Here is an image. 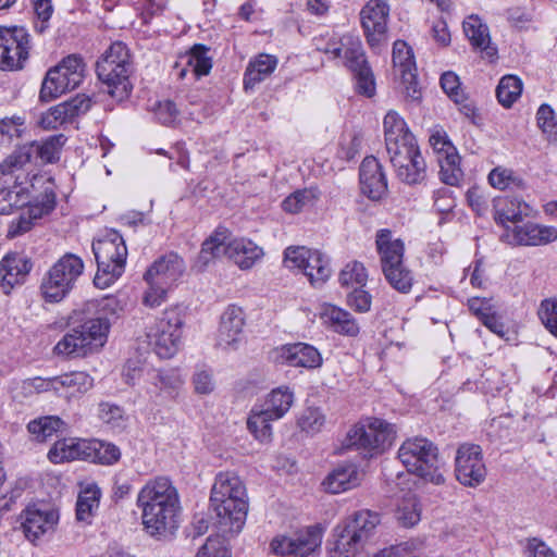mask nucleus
<instances>
[{
  "label": "nucleus",
  "mask_w": 557,
  "mask_h": 557,
  "mask_svg": "<svg viewBox=\"0 0 557 557\" xmlns=\"http://www.w3.org/2000/svg\"><path fill=\"white\" fill-rule=\"evenodd\" d=\"M220 506L216 502H210L215 512L216 524L225 534H237L242 531L248 512L247 496L224 498Z\"/></svg>",
  "instance_id": "19"
},
{
  "label": "nucleus",
  "mask_w": 557,
  "mask_h": 557,
  "mask_svg": "<svg viewBox=\"0 0 557 557\" xmlns=\"http://www.w3.org/2000/svg\"><path fill=\"white\" fill-rule=\"evenodd\" d=\"M393 281L389 276H385L387 282L391 284L393 288L400 293H409L412 287L413 277L411 275V272L405 267V264L400 267H395Z\"/></svg>",
  "instance_id": "61"
},
{
  "label": "nucleus",
  "mask_w": 557,
  "mask_h": 557,
  "mask_svg": "<svg viewBox=\"0 0 557 557\" xmlns=\"http://www.w3.org/2000/svg\"><path fill=\"white\" fill-rule=\"evenodd\" d=\"M53 70L59 72L65 85L74 89L83 82L86 65L79 55L71 54L64 58Z\"/></svg>",
  "instance_id": "38"
},
{
  "label": "nucleus",
  "mask_w": 557,
  "mask_h": 557,
  "mask_svg": "<svg viewBox=\"0 0 557 557\" xmlns=\"http://www.w3.org/2000/svg\"><path fill=\"white\" fill-rule=\"evenodd\" d=\"M334 536L335 543L333 552L337 554L338 557H356L364 544L359 535L351 533L343 524H338L334 529Z\"/></svg>",
  "instance_id": "39"
},
{
  "label": "nucleus",
  "mask_w": 557,
  "mask_h": 557,
  "mask_svg": "<svg viewBox=\"0 0 557 557\" xmlns=\"http://www.w3.org/2000/svg\"><path fill=\"white\" fill-rule=\"evenodd\" d=\"M321 543V529L318 527H309L290 537H275L271 542V549L277 555L309 557L320 548Z\"/></svg>",
  "instance_id": "16"
},
{
  "label": "nucleus",
  "mask_w": 557,
  "mask_h": 557,
  "mask_svg": "<svg viewBox=\"0 0 557 557\" xmlns=\"http://www.w3.org/2000/svg\"><path fill=\"white\" fill-rule=\"evenodd\" d=\"M429 141L434 152L437 154V159L447 154L458 153L446 132L443 129L432 131Z\"/></svg>",
  "instance_id": "58"
},
{
  "label": "nucleus",
  "mask_w": 557,
  "mask_h": 557,
  "mask_svg": "<svg viewBox=\"0 0 557 557\" xmlns=\"http://www.w3.org/2000/svg\"><path fill=\"white\" fill-rule=\"evenodd\" d=\"M149 287L145 292L143 302L146 307L157 308L161 306L168 296V292L171 289L168 286L161 284H148Z\"/></svg>",
  "instance_id": "64"
},
{
  "label": "nucleus",
  "mask_w": 557,
  "mask_h": 557,
  "mask_svg": "<svg viewBox=\"0 0 557 557\" xmlns=\"http://www.w3.org/2000/svg\"><path fill=\"white\" fill-rule=\"evenodd\" d=\"M72 90L65 82L61 78L58 71L50 69L41 84L39 98L41 101H51L62 94Z\"/></svg>",
  "instance_id": "50"
},
{
  "label": "nucleus",
  "mask_w": 557,
  "mask_h": 557,
  "mask_svg": "<svg viewBox=\"0 0 557 557\" xmlns=\"http://www.w3.org/2000/svg\"><path fill=\"white\" fill-rule=\"evenodd\" d=\"M359 471L352 463H343L333 469L323 481L324 490L332 494H339L358 486Z\"/></svg>",
  "instance_id": "30"
},
{
  "label": "nucleus",
  "mask_w": 557,
  "mask_h": 557,
  "mask_svg": "<svg viewBox=\"0 0 557 557\" xmlns=\"http://www.w3.org/2000/svg\"><path fill=\"white\" fill-rule=\"evenodd\" d=\"M386 150L392 164H398L400 168L406 158L413 153L420 152L417 140L413 135H405V137L385 138Z\"/></svg>",
  "instance_id": "37"
},
{
  "label": "nucleus",
  "mask_w": 557,
  "mask_h": 557,
  "mask_svg": "<svg viewBox=\"0 0 557 557\" xmlns=\"http://www.w3.org/2000/svg\"><path fill=\"white\" fill-rule=\"evenodd\" d=\"M91 98L82 94L61 102L40 115L38 125L46 131L55 129L75 117L85 114L91 108Z\"/></svg>",
  "instance_id": "18"
},
{
  "label": "nucleus",
  "mask_w": 557,
  "mask_h": 557,
  "mask_svg": "<svg viewBox=\"0 0 557 557\" xmlns=\"http://www.w3.org/2000/svg\"><path fill=\"white\" fill-rule=\"evenodd\" d=\"M273 358L278 363L309 370L318 369L323 363L320 351L306 343L283 345L273 351Z\"/></svg>",
  "instance_id": "21"
},
{
  "label": "nucleus",
  "mask_w": 557,
  "mask_h": 557,
  "mask_svg": "<svg viewBox=\"0 0 557 557\" xmlns=\"http://www.w3.org/2000/svg\"><path fill=\"white\" fill-rule=\"evenodd\" d=\"M368 274L361 262L354 261L347 263L339 273V283L347 287H362L366 285Z\"/></svg>",
  "instance_id": "52"
},
{
  "label": "nucleus",
  "mask_w": 557,
  "mask_h": 557,
  "mask_svg": "<svg viewBox=\"0 0 557 557\" xmlns=\"http://www.w3.org/2000/svg\"><path fill=\"white\" fill-rule=\"evenodd\" d=\"M380 521L379 513L363 509L354 512L342 524L351 533L359 535L360 540L366 543L380 524Z\"/></svg>",
  "instance_id": "35"
},
{
  "label": "nucleus",
  "mask_w": 557,
  "mask_h": 557,
  "mask_svg": "<svg viewBox=\"0 0 557 557\" xmlns=\"http://www.w3.org/2000/svg\"><path fill=\"white\" fill-rule=\"evenodd\" d=\"M183 325L184 315L181 308L171 307L150 327L148 338L160 358H172L178 351L182 343Z\"/></svg>",
  "instance_id": "10"
},
{
  "label": "nucleus",
  "mask_w": 557,
  "mask_h": 557,
  "mask_svg": "<svg viewBox=\"0 0 557 557\" xmlns=\"http://www.w3.org/2000/svg\"><path fill=\"white\" fill-rule=\"evenodd\" d=\"M48 459L52 463L73 461L71 438L57 441L48 451Z\"/></svg>",
  "instance_id": "62"
},
{
  "label": "nucleus",
  "mask_w": 557,
  "mask_h": 557,
  "mask_svg": "<svg viewBox=\"0 0 557 557\" xmlns=\"http://www.w3.org/2000/svg\"><path fill=\"white\" fill-rule=\"evenodd\" d=\"M294 394L288 387L273 389L268 398L267 411H271L274 419H281L292 407Z\"/></svg>",
  "instance_id": "48"
},
{
  "label": "nucleus",
  "mask_w": 557,
  "mask_h": 557,
  "mask_svg": "<svg viewBox=\"0 0 557 557\" xmlns=\"http://www.w3.org/2000/svg\"><path fill=\"white\" fill-rule=\"evenodd\" d=\"M99 419L110 425L112 429H123L125 426V413L124 410L109 403H102L99 405Z\"/></svg>",
  "instance_id": "54"
},
{
  "label": "nucleus",
  "mask_w": 557,
  "mask_h": 557,
  "mask_svg": "<svg viewBox=\"0 0 557 557\" xmlns=\"http://www.w3.org/2000/svg\"><path fill=\"white\" fill-rule=\"evenodd\" d=\"M406 160L401 168L398 164H392L397 177L408 185L421 184L426 177V163L421 152L408 156Z\"/></svg>",
  "instance_id": "36"
},
{
  "label": "nucleus",
  "mask_w": 557,
  "mask_h": 557,
  "mask_svg": "<svg viewBox=\"0 0 557 557\" xmlns=\"http://www.w3.org/2000/svg\"><path fill=\"white\" fill-rule=\"evenodd\" d=\"M96 71L113 98L121 101L129 96L131 55L126 45L121 41L113 42L97 62Z\"/></svg>",
  "instance_id": "4"
},
{
  "label": "nucleus",
  "mask_w": 557,
  "mask_h": 557,
  "mask_svg": "<svg viewBox=\"0 0 557 557\" xmlns=\"http://www.w3.org/2000/svg\"><path fill=\"white\" fill-rule=\"evenodd\" d=\"M247 496L243 481L233 472H221L215 476L211 490L210 502H216L221 506L224 498Z\"/></svg>",
  "instance_id": "33"
},
{
  "label": "nucleus",
  "mask_w": 557,
  "mask_h": 557,
  "mask_svg": "<svg viewBox=\"0 0 557 557\" xmlns=\"http://www.w3.org/2000/svg\"><path fill=\"white\" fill-rule=\"evenodd\" d=\"M30 49V35L26 28L0 26V70H22Z\"/></svg>",
  "instance_id": "11"
},
{
  "label": "nucleus",
  "mask_w": 557,
  "mask_h": 557,
  "mask_svg": "<svg viewBox=\"0 0 557 557\" xmlns=\"http://www.w3.org/2000/svg\"><path fill=\"white\" fill-rule=\"evenodd\" d=\"M398 458L408 472L434 483L443 484L445 479L438 467L437 448L424 437L405 441L398 449Z\"/></svg>",
  "instance_id": "6"
},
{
  "label": "nucleus",
  "mask_w": 557,
  "mask_h": 557,
  "mask_svg": "<svg viewBox=\"0 0 557 557\" xmlns=\"http://www.w3.org/2000/svg\"><path fill=\"white\" fill-rule=\"evenodd\" d=\"M99 498L100 491L96 486L85 488L78 495L76 503L77 520L88 522L99 506Z\"/></svg>",
  "instance_id": "49"
},
{
  "label": "nucleus",
  "mask_w": 557,
  "mask_h": 557,
  "mask_svg": "<svg viewBox=\"0 0 557 557\" xmlns=\"http://www.w3.org/2000/svg\"><path fill=\"white\" fill-rule=\"evenodd\" d=\"M145 531L154 537H164L178 528L181 500L176 486L166 476L146 482L137 495Z\"/></svg>",
  "instance_id": "1"
},
{
  "label": "nucleus",
  "mask_w": 557,
  "mask_h": 557,
  "mask_svg": "<svg viewBox=\"0 0 557 557\" xmlns=\"http://www.w3.org/2000/svg\"><path fill=\"white\" fill-rule=\"evenodd\" d=\"M539 127L548 136L557 134V120L554 110L548 104H542L536 113Z\"/></svg>",
  "instance_id": "63"
},
{
  "label": "nucleus",
  "mask_w": 557,
  "mask_h": 557,
  "mask_svg": "<svg viewBox=\"0 0 557 557\" xmlns=\"http://www.w3.org/2000/svg\"><path fill=\"white\" fill-rule=\"evenodd\" d=\"M393 66L395 75L400 78L403 94L413 101L419 100L421 90L417 82V67L412 49L403 40L393 46Z\"/></svg>",
  "instance_id": "15"
},
{
  "label": "nucleus",
  "mask_w": 557,
  "mask_h": 557,
  "mask_svg": "<svg viewBox=\"0 0 557 557\" xmlns=\"http://www.w3.org/2000/svg\"><path fill=\"white\" fill-rule=\"evenodd\" d=\"M456 479L465 486L475 487L484 482L487 470L481 446L472 443L461 444L455 458Z\"/></svg>",
  "instance_id": "13"
},
{
  "label": "nucleus",
  "mask_w": 557,
  "mask_h": 557,
  "mask_svg": "<svg viewBox=\"0 0 557 557\" xmlns=\"http://www.w3.org/2000/svg\"><path fill=\"white\" fill-rule=\"evenodd\" d=\"M64 425L65 423L59 417L46 416L30 421L27 425V430L33 435L34 440L45 442Z\"/></svg>",
  "instance_id": "44"
},
{
  "label": "nucleus",
  "mask_w": 557,
  "mask_h": 557,
  "mask_svg": "<svg viewBox=\"0 0 557 557\" xmlns=\"http://www.w3.org/2000/svg\"><path fill=\"white\" fill-rule=\"evenodd\" d=\"M228 549L220 536H210L198 549L196 557H227Z\"/></svg>",
  "instance_id": "60"
},
{
  "label": "nucleus",
  "mask_w": 557,
  "mask_h": 557,
  "mask_svg": "<svg viewBox=\"0 0 557 557\" xmlns=\"http://www.w3.org/2000/svg\"><path fill=\"white\" fill-rule=\"evenodd\" d=\"M488 183L497 189L505 190L509 188L523 189V181L510 169L497 166L488 174Z\"/></svg>",
  "instance_id": "51"
},
{
  "label": "nucleus",
  "mask_w": 557,
  "mask_h": 557,
  "mask_svg": "<svg viewBox=\"0 0 557 557\" xmlns=\"http://www.w3.org/2000/svg\"><path fill=\"white\" fill-rule=\"evenodd\" d=\"M502 238L516 246H543L557 239V228L529 222L512 228L506 227Z\"/></svg>",
  "instance_id": "20"
},
{
  "label": "nucleus",
  "mask_w": 557,
  "mask_h": 557,
  "mask_svg": "<svg viewBox=\"0 0 557 557\" xmlns=\"http://www.w3.org/2000/svg\"><path fill=\"white\" fill-rule=\"evenodd\" d=\"M92 447L95 448V457H92V462H98L101 465H113L121 458V450L114 444L94 440Z\"/></svg>",
  "instance_id": "56"
},
{
  "label": "nucleus",
  "mask_w": 557,
  "mask_h": 557,
  "mask_svg": "<svg viewBox=\"0 0 557 557\" xmlns=\"http://www.w3.org/2000/svg\"><path fill=\"white\" fill-rule=\"evenodd\" d=\"M33 146L23 145L0 163V174L14 176L15 185L22 186L33 172Z\"/></svg>",
  "instance_id": "25"
},
{
  "label": "nucleus",
  "mask_w": 557,
  "mask_h": 557,
  "mask_svg": "<svg viewBox=\"0 0 557 557\" xmlns=\"http://www.w3.org/2000/svg\"><path fill=\"white\" fill-rule=\"evenodd\" d=\"M226 231H215L201 246L196 267L201 271L214 259L227 257L242 270L251 269L264 256L263 249L253 242L237 238L227 242Z\"/></svg>",
  "instance_id": "2"
},
{
  "label": "nucleus",
  "mask_w": 557,
  "mask_h": 557,
  "mask_svg": "<svg viewBox=\"0 0 557 557\" xmlns=\"http://www.w3.org/2000/svg\"><path fill=\"white\" fill-rule=\"evenodd\" d=\"M395 438L392 424L377 418L354 425L347 433L346 446L361 450L366 456H375L387 449Z\"/></svg>",
  "instance_id": "8"
},
{
  "label": "nucleus",
  "mask_w": 557,
  "mask_h": 557,
  "mask_svg": "<svg viewBox=\"0 0 557 557\" xmlns=\"http://www.w3.org/2000/svg\"><path fill=\"white\" fill-rule=\"evenodd\" d=\"M66 143L63 134L52 135L41 141L29 143L34 148V157L40 158L44 163H53L59 160L61 150Z\"/></svg>",
  "instance_id": "41"
},
{
  "label": "nucleus",
  "mask_w": 557,
  "mask_h": 557,
  "mask_svg": "<svg viewBox=\"0 0 557 557\" xmlns=\"http://www.w3.org/2000/svg\"><path fill=\"white\" fill-rule=\"evenodd\" d=\"M389 5L384 0H369L360 11V21L368 45L379 49L387 41Z\"/></svg>",
  "instance_id": "14"
},
{
  "label": "nucleus",
  "mask_w": 557,
  "mask_h": 557,
  "mask_svg": "<svg viewBox=\"0 0 557 557\" xmlns=\"http://www.w3.org/2000/svg\"><path fill=\"white\" fill-rule=\"evenodd\" d=\"M110 323L106 318L87 320L70 330L55 345L57 355L84 357L102 347L107 341Z\"/></svg>",
  "instance_id": "7"
},
{
  "label": "nucleus",
  "mask_w": 557,
  "mask_h": 557,
  "mask_svg": "<svg viewBox=\"0 0 557 557\" xmlns=\"http://www.w3.org/2000/svg\"><path fill=\"white\" fill-rule=\"evenodd\" d=\"M440 164L441 181L450 186H457L462 180L463 172L460 168L458 153L447 154L437 159Z\"/></svg>",
  "instance_id": "47"
},
{
  "label": "nucleus",
  "mask_w": 557,
  "mask_h": 557,
  "mask_svg": "<svg viewBox=\"0 0 557 557\" xmlns=\"http://www.w3.org/2000/svg\"><path fill=\"white\" fill-rule=\"evenodd\" d=\"M58 521L54 511H42L36 507H27L23 513L22 530L25 537L35 543L41 535L50 531Z\"/></svg>",
  "instance_id": "27"
},
{
  "label": "nucleus",
  "mask_w": 557,
  "mask_h": 557,
  "mask_svg": "<svg viewBox=\"0 0 557 557\" xmlns=\"http://www.w3.org/2000/svg\"><path fill=\"white\" fill-rule=\"evenodd\" d=\"M384 136L385 138L405 137V135H412L408 129L405 120L394 110L386 113L384 121Z\"/></svg>",
  "instance_id": "55"
},
{
  "label": "nucleus",
  "mask_w": 557,
  "mask_h": 557,
  "mask_svg": "<svg viewBox=\"0 0 557 557\" xmlns=\"http://www.w3.org/2000/svg\"><path fill=\"white\" fill-rule=\"evenodd\" d=\"M539 317L545 327L557 337V299L543 300L539 309Z\"/></svg>",
  "instance_id": "59"
},
{
  "label": "nucleus",
  "mask_w": 557,
  "mask_h": 557,
  "mask_svg": "<svg viewBox=\"0 0 557 557\" xmlns=\"http://www.w3.org/2000/svg\"><path fill=\"white\" fill-rule=\"evenodd\" d=\"M277 58L260 53L250 60L244 74L245 89H252L257 84L269 77L277 66Z\"/></svg>",
  "instance_id": "34"
},
{
  "label": "nucleus",
  "mask_w": 557,
  "mask_h": 557,
  "mask_svg": "<svg viewBox=\"0 0 557 557\" xmlns=\"http://www.w3.org/2000/svg\"><path fill=\"white\" fill-rule=\"evenodd\" d=\"M494 219L505 225L507 222H519L530 212L529 205L518 197H498L494 199Z\"/></svg>",
  "instance_id": "31"
},
{
  "label": "nucleus",
  "mask_w": 557,
  "mask_h": 557,
  "mask_svg": "<svg viewBox=\"0 0 557 557\" xmlns=\"http://www.w3.org/2000/svg\"><path fill=\"white\" fill-rule=\"evenodd\" d=\"M186 64L196 77L208 75L212 69V59L209 48L205 45H195L186 55Z\"/></svg>",
  "instance_id": "46"
},
{
  "label": "nucleus",
  "mask_w": 557,
  "mask_h": 557,
  "mask_svg": "<svg viewBox=\"0 0 557 557\" xmlns=\"http://www.w3.org/2000/svg\"><path fill=\"white\" fill-rule=\"evenodd\" d=\"M462 27L465 35L474 49L480 50L490 60L497 55V48L491 45L488 27L478 15L468 16L463 21Z\"/></svg>",
  "instance_id": "28"
},
{
  "label": "nucleus",
  "mask_w": 557,
  "mask_h": 557,
  "mask_svg": "<svg viewBox=\"0 0 557 557\" xmlns=\"http://www.w3.org/2000/svg\"><path fill=\"white\" fill-rule=\"evenodd\" d=\"M32 269L29 259L20 253H8L0 262V286L5 294L24 281Z\"/></svg>",
  "instance_id": "26"
},
{
  "label": "nucleus",
  "mask_w": 557,
  "mask_h": 557,
  "mask_svg": "<svg viewBox=\"0 0 557 557\" xmlns=\"http://www.w3.org/2000/svg\"><path fill=\"white\" fill-rule=\"evenodd\" d=\"M245 323L244 309L237 305H228L220 318L216 345L223 350H237L245 338Z\"/></svg>",
  "instance_id": "17"
},
{
  "label": "nucleus",
  "mask_w": 557,
  "mask_h": 557,
  "mask_svg": "<svg viewBox=\"0 0 557 557\" xmlns=\"http://www.w3.org/2000/svg\"><path fill=\"white\" fill-rule=\"evenodd\" d=\"M92 377L83 371H75L54 376V393L59 396L74 397L92 387Z\"/></svg>",
  "instance_id": "32"
},
{
  "label": "nucleus",
  "mask_w": 557,
  "mask_h": 557,
  "mask_svg": "<svg viewBox=\"0 0 557 557\" xmlns=\"http://www.w3.org/2000/svg\"><path fill=\"white\" fill-rule=\"evenodd\" d=\"M360 189L371 200H380L387 193V180L382 164L373 157H366L359 170Z\"/></svg>",
  "instance_id": "23"
},
{
  "label": "nucleus",
  "mask_w": 557,
  "mask_h": 557,
  "mask_svg": "<svg viewBox=\"0 0 557 557\" xmlns=\"http://www.w3.org/2000/svg\"><path fill=\"white\" fill-rule=\"evenodd\" d=\"M324 422V414L318 408H307L298 420V424L301 430L311 433L319 432Z\"/></svg>",
  "instance_id": "57"
},
{
  "label": "nucleus",
  "mask_w": 557,
  "mask_h": 557,
  "mask_svg": "<svg viewBox=\"0 0 557 557\" xmlns=\"http://www.w3.org/2000/svg\"><path fill=\"white\" fill-rule=\"evenodd\" d=\"M321 50L331 54L333 59L344 60V65L355 75L356 88L359 94L367 97H372L375 94L374 75L358 36L347 34L338 41L332 39Z\"/></svg>",
  "instance_id": "3"
},
{
  "label": "nucleus",
  "mask_w": 557,
  "mask_h": 557,
  "mask_svg": "<svg viewBox=\"0 0 557 557\" xmlns=\"http://www.w3.org/2000/svg\"><path fill=\"white\" fill-rule=\"evenodd\" d=\"M397 522L404 528H412L421 520V506L413 494H407L398 504L395 511Z\"/></svg>",
  "instance_id": "42"
},
{
  "label": "nucleus",
  "mask_w": 557,
  "mask_h": 557,
  "mask_svg": "<svg viewBox=\"0 0 557 557\" xmlns=\"http://www.w3.org/2000/svg\"><path fill=\"white\" fill-rule=\"evenodd\" d=\"M284 263L288 269L301 271L312 286H321L331 275L327 259L320 251L304 246L286 248Z\"/></svg>",
  "instance_id": "12"
},
{
  "label": "nucleus",
  "mask_w": 557,
  "mask_h": 557,
  "mask_svg": "<svg viewBox=\"0 0 557 557\" xmlns=\"http://www.w3.org/2000/svg\"><path fill=\"white\" fill-rule=\"evenodd\" d=\"M185 262L175 252L158 258L146 271L144 278L147 284H161L172 288L183 276Z\"/></svg>",
  "instance_id": "22"
},
{
  "label": "nucleus",
  "mask_w": 557,
  "mask_h": 557,
  "mask_svg": "<svg viewBox=\"0 0 557 557\" xmlns=\"http://www.w3.org/2000/svg\"><path fill=\"white\" fill-rule=\"evenodd\" d=\"M84 271L83 260L74 253H65L48 271L41 284L42 295L50 302L62 300L74 287Z\"/></svg>",
  "instance_id": "9"
},
{
  "label": "nucleus",
  "mask_w": 557,
  "mask_h": 557,
  "mask_svg": "<svg viewBox=\"0 0 557 557\" xmlns=\"http://www.w3.org/2000/svg\"><path fill=\"white\" fill-rule=\"evenodd\" d=\"M522 92V82L516 75H505L500 78L496 88V97L505 108H510Z\"/></svg>",
  "instance_id": "45"
},
{
  "label": "nucleus",
  "mask_w": 557,
  "mask_h": 557,
  "mask_svg": "<svg viewBox=\"0 0 557 557\" xmlns=\"http://www.w3.org/2000/svg\"><path fill=\"white\" fill-rule=\"evenodd\" d=\"M317 195L311 189L296 190L282 202L284 211L289 213H298L308 206H312Z\"/></svg>",
  "instance_id": "53"
},
{
  "label": "nucleus",
  "mask_w": 557,
  "mask_h": 557,
  "mask_svg": "<svg viewBox=\"0 0 557 557\" xmlns=\"http://www.w3.org/2000/svg\"><path fill=\"white\" fill-rule=\"evenodd\" d=\"M92 251L98 267L94 283L99 288H106L124 271L127 257L125 242L122 235L111 230L92 243Z\"/></svg>",
  "instance_id": "5"
},
{
  "label": "nucleus",
  "mask_w": 557,
  "mask_h": 557,
  "mask_svg": "<svg viewBox=\"0 0 557 557\" xmlns=\"http://www.w3.org/2000/svg\"><path fill=\"white\" fill-rule=\"evenodd\" d=\"M375 244L383 274L393 281L392 274L396 271L395 267L404 264V243L399 238H394L389 230L383 228L376 233Z\"/></svg>",
  "instance_id": "24"
},
{
  "label": "nucleus",
  "mask_w": 557,
  "mask_h": 557,
  "mask_svg": "<svg viewBox=\"0 0 557 557\" xmlns=\"http://www.w3.org/2000/svg\"><path fill=\"white\" fill-rule=\"evenodd\" d=\"M30 203L29 193L16 185L13 189H0V214L9 215Z\"/></svg>",
  "instance_id": "40"
},
{
  "label": "nucleus",
  "mask_w": 557,
  "mask_h": 557,
  "mask_svg": "<svg viewBox=\"0 0 557 557\" xmlns=\"http://www.w3.org/2000/svg\"><path fill=\"white\" fill-rule=\"evenodd\" d=\"M275 420L271 411L265 409L251 411L248 418L247 426L253 436L262 443L270 442L272 438L271 421Z\"/></svg>",
  "instance_id": "43"
},
{
  "label": "nucleus",
  "mask_w": 557,
  "mask_h": 557,
  "mask_svg": "<svg viewBox=\"0 0 557 557\" xmlns=\"http://www.w3.org/2000/svg\"><path fill=\"white\" fill-rule=\"evenodd\" d=\"M320 317L324 324L338 334L357 336L360 332L359 324L355 318L348 311L334 305H324Z\"/></svg>",
  "instance_id": "29"
}]
</instances>
